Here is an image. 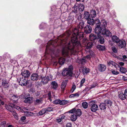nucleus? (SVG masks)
I'll return each instance as SVG.
<instances>
[{
    "mask_svg": "<svg viewBox=\"0 0 127 127\" xmlns=\"http://www.w3.org/2000/svg\"><path fill=\"white\" fill-rule=\"evenodd\" d=\"M72 31L73 33L71 41L68 42L65 40H61V45L63 47L62 53L64 57H69L70 53L75 55L78 52L81 45L78 38L80 39L84 37L83 32L78 31L76 28H74Z\"/></svg>",
    "mask_w": 127,
    "mask_h": 127,
    "instance_id": "1",
    "label": "nucleus"
},
{
    "mask_svg": "<svg viewBox=\"0 0 127 127\" xmlns=\"http://www.w3.org/2000/svg\"><path fill=\"white\" fill-rule=\"evenodd\" d=\"M73 66L71 65H70L68 67L64 69L62 72V74L64 76L72 77L73 74Z\"/></svg>",
    "mask_w": 127,
    "mask_h": 127,
    "instance_id": "2",
    "label": "nucleus"
},
{
    "mask_svg": "<svg viewBox=\"0 0 127 127\" xmlns=\"http://www.w3.org/2000/svg\"><path fill=\"white\" fill-rule=\"evenodd\" d=\"M101 23L99 20L98 19H96L94 20V24L97 25L96 26L95 29V31L96 34H99L100 32V31H101V27H100Z\"/></svg>",
    "mask_w": 127,
    "mask_h": 127,
    "instance_id": "3",
    "label": "nucleus"
},
{
    "mask_svg": "<svg viewBox=\"0 0 127 127\" xmlns=\"http://www.w3.org/2000/svg\"><path fill=\"white\" fill-rule=\"evenodd\" d=\"M53 76L52 75H49L47 77H42L41 76L40 78L42 79L41 82L43 84H45L47 83L48 82L52 79Z\"/></svg>",
    "mask_w": 127,
    "mask_h": 127,
    "instance_id": "4",
    "label": "nucleus"
},
{
    "mask_svg": "<svg viewBox=\"0 0 127 127\" xmlns=\"http://www.w3.org/2000/svg\"><path fill=\"white\" fill-rule=\"evenodd\" d=\"M94 103L95 102L94 101H91L90 103V105L91 106V111L95 112L98 110V107L97 104H95Z\"/></svg>",
    "mask_w": 127,
    "mask_h": 127,
    "instance_id": "5",
    "label": "nucleus"
},
{
    "mask_svg": "<svg viewBox=\"0 0 127 127\" xmlns=\"http://www.w3.org/2000/svg\"><path fill=\"white\" fill-rule=\"evenodd\" d=\"M118 46L120 49L124 48L126 45V41L124 40H121L118 42L117 44Z\"/></svg>",
    "mask_w": 127,
    "mask_h": 127,
    "instance_id": "6",
    "label": "nucleus"
},
{
    "mask_svg": "<svg viewBox=\"0 0 127 127\" xmlns=\"http://www.w3.org/2000/svg\"><path fill=\"white\" fill-rule=\"evenodd\" d=\"M5 107L7 110L10 112L13 110V108H16V109L20 108L19 106H17L14 104L11 103H9L8 105L6 106Z\"/></svg>",
    "mask_w": 127,
    "mask_h": 127,
    "instance_id": "7",
    "label": "nucleus"
},
{
    "mask_svg": "<svg viewBox=\"0 0 127 127\" xmlns=\"http://www.w3.org/2000/svg\"><path fill=\"white\" fill-rule=\"evenodd\" d=\"M19 84L21 86H26L28 84V82L23 77H20L19 79L17 80Z\"/></svg>",
    "mask_w": 127,
    "mask_h": 127,
    "instance_id": "8",
    "label": "nucleus"
},
{
    "mask_svg": "<svg viewBox=\"0 0 127 127\" xmlns=\"http://www.w3.org/2000/svg\"><path fill=\"white\" fill-rule=\"evenodd\" d=\"M99 33H101V34L104 36L107 37L111 36L112 35L111 32L109 31H106V29H102L101 31H100V32Z\"/></svg>",
    "mask_w": 127,
    "mask_h": 127,
    "instance_id": "9",
    "label": "nucleus"
},
{
    "mask_svg": "<svg viewBox=\"0 0 127 127\" xmlns=\"http://www.w3.org/2000/svg\"><path fill=\"white\" fill-rule=\"evenodd\" d=\"M21 74L22 77L24 76L25 78L29 77L30 74V72L29 70H25L24 69H22Z\"/></svg>",
    "mask_w": 127,
    "mask_h": 127,
    "instance_id": "10",
    "label": "nucleus"
},
{
    "mask_svg": "<svg viewBox=\"0 0 127 127\" xmlns=\"http://www.w3.org/2000/svg\"><path fill=\"white\" fill-rule=\"evenodd\" d=\"M40 77L37 73H34L32 74L31 76V79L33 81H36L39 79Z\"/></svg>",
    "mask_w": 127,
    "mask_h": 127,
    "instance_id": "11",
    "label": "nucleus"
},
{
    "mask_svg": "<svg viewBox=\"0 0 127 127\" xmlns=\"http://www.w3.org/2000/svg\"><path fill=\"white\" fill-rule=\"evenodd\" d=\"M93 43L91 42L87 41L85 43V48L86 51H88V49H90L92 46Z\"/></svg>",
    "mask_w": 127,
    "mask_h": 127,
    "instance_id": "12",
    "label": "nucleus"
},
{
    "mask_svg": "<svg viewBox=\"0 0 127 127\" xmlns=\"http://www.w3.org/2000/svg\"><path fill=\"white\" fill-rule=\"evenodd\" d=\"M84 32L87 34H89L91 33L92 31V28L90 25H87L84 27Z\"/></svg>",
    "mask_w": 127,
    "mask_h": 127,
    "instance_id": "13",
    "label": "nucleus"
},
{
    "mask_svg": "<svg viewBox=\"0 0 127 127\" xmlns=\"http://www.w3.org/2000/svg\"><path fill=\"white\" fill-rule=\"evenodd\" d=\"M85 23L82 20L80 22L78 25L77 26V30L78 31H81L82 29H83Z\"/></svg>",
    "mask_w": 127,
    "mask_h": 127,
    "instance_id": "14",
    "label": "nucleus"
},
{
    "mask_svg": "<svg viewBox=\"0 0 127 127\" xmlns=\"http://www.w3.org/2000/svg\"><path fill=\"white\" fill-rule=\"evenodd\" d=\"M98 69L100 72L105 71L106 69V66L103 64H100L98 65Z\"/></svg>",
    "mask_w": 127,
    "mask_h": 127,
    "instance_id": "15",
    "label": "nucleus"
},
{
    "mask_svg": "<svg viewBox=\"0 0 127 127\" xmlns=\"http://www.w3.org/2000/svg\"><path fill=\"white\" fill-rule=\"evenodd\" d=\"M112 41L117 44L120 40L119 38L115 35H114L112 36Z\"/></svg>",
    "mask_w": 127,
    "mask_h": 127,
    "instance_id": "16",
    "label": "nucleus"
},
{
    "mask_svg": "<svg viewBox=\"0 0 127 127\" xmlns=\"http://www.w3.org/2000/svg\"><path fill=\"white\" fill-rule=\"evenodd\" d=\"M67 81L65 80L63 81L62 82L61 85V89L63 92H64L65 90V88L66 87L67 83Z\"/></svg>",
    "mask_w": 127,
    "mask_h": 127,
    "instance_id": "17",
    "label": "nucleus"
},
{
    "mask_svg": "<svg viewBox=\"0 0 127 127\" xmlns=\"http://www.w3.org/2000/svg\"><path fill=\"white\" fill-rule=\"evenodd\" d=\"M51 87L53 89H56L58 87V84L55 81H52L51 84Z\"/></svg>",
    "mask_w": 127,
    "mask_h": 127,
    "instance_id": "18",
    "label": "nucleus"
},
{
    "mask_svg": "<svg viewBox=\"0 0 127 127\" xmlns=\"http://www.w3.org/2000/svg\"><path fill=\"white\" fill-rule=\"evenodd\" d=\"M97 34L98 38L99 39L100 43L101 44L103 43L104 42V38L101 36V35H102L101 33Z\"/></svg>",
    "mask_w": 127,
    "mask_h": 127,
    "instance_id": "19",
    "label": "nucleus"
},
{
    "mask_svg": "<svg viewBox=\"0 0 127 127\" xmlns=\"http://www.w3.org/2000/svg\"><path fill=\"white\" fill-rule=\"evenodd\" d=\"M101 24L102 27L104 28H102V29H105V28L107 27V23L106 21L104 19H103L102 20L101 23Z\"/></svg>",
    "mask_w": 127,
    "mask_h": 127,
    "instance_id": "20",
    "label": "nucleus"
},
{
    "mask_svg": "<svg viewBox=\"0 0 127 127\" xmlns=\"http://www.w3.org/2000/svg\"><path fill=\"white\" fill-rule=\"evenodd\" d=\"M2 86L5 88H8L9 87V84L6 80H3L2 82Z\"/></svg>",
    "mask_w": 127,
    "mask_h": 127,
    "instance_id": "21",
    "label": "nucleus"
},
{
    "mask_svg": "<svg viewBox=\"0 0 127 127\" xmlns=\"http://www.w3.org/2000/svg\"><path fill=\"white\" fill-rule=\"evenodd\" d=\"M87 20V23L89 25H93L94 24V20L92 18H90Z\"/></svg>",
    "mask_w": 127,
    "mask_h": 127,
    "instance_id": "22",
    "label": "nucleus"
},
{
    "mask_svg": "<svg viewBox=\"0 0 127 127\" xmlns=\"http://www.w3.org/2000/svg\"><path fill=\"white\" fill-rule=\"evenodd\" d=\"M25 115L27 117H30L34 116V113L30 111H26L24 112Z\"/></svg>",
    "mask_w": 127,
    "mask_h": 127,
    "instance_id": "23",
    "label": "nucleus"
},
{
    "mask_svg": "<svg viewBox=\"0 0 127 127\" xmlns=\"http://www.w3.org/2000/svg\"><path fill=\"white\" fill-rule=\"evenodd\" d=\"M107 64L108 65L110 66L111 65H112L114 66L115 68H116L117 67L116 65H117V64L113 61H108Z\"/></svg>",
    "mask_w": 127,
    "mask_h": 127,
    "instance_id": "24",
    "label": "nucleus"
},
{
    "mask_svg": "<svg viewBox=\"0 0 127 127\" xmlns=\"http://www.w3.org/2000/svg\"><path fill=\"white\" fill-rule=\"evenodd\" d=\"M77 117H78L75 115V114L74 113L71 115L70 119L73 122L75 121L77 119Z\"/></svg>",
    "mask_w": 127,
    "mask_h": 127,
    "instance_id": "25",
    "label": "nucleus"
},
{
    "mask_svg": "<svg viewBox=\"0 0 127 127\" xmlns=\"http://www.w3.org/2000/svg\"><path fill=\"white\" fill-rule=\"evenodd\" d=\"M75 114L77 117L80 116L82 114V111L80 109H78L75 110Z\"/></svg>",
    "mask_w": 127,
    "mask_h": 127,
    "instance_id": "26",
    "label": "nucleus"
},
{
    "mask_svg": "<svg viewBox=\"0 0 127 127\" xmlns=\"http://www.w3.org/2000/svg\"><path fill=\"white\" fill-rule=\"evenodd\" d=\"M46 111V113L53 111L54 110V108L52 106H49L48 107L45 108Z\"/></svg>",
    "mask_w": 127,
    "mask_h": 127,
    "instance_id": "27",
    "label": "nucleus"
},
{
    "mask_svg": "<svg viewBox=\"0 0 127 127\" xmlns=\"http://www.w3.org/2000/svg\"><path fill=\"white\" fill-rule=\"evenodd\" d=\"M90 71V69L88 68L85 67L83 69V73L84 75H86Z\"/></svg>",
    "mask_w": 127,
    "mask_h": 127,
    "instance_id": "28",
    "label": "nucleus"
},
{
    "mask_svg": "<svg viewBox=\"0 0 127 127\" xmlns=\"http://www.w3.org/2000/svg\"><path fill=\"white\" fill-rule=\"evenodd\" d=\"M32 98L31 97H28L25 98L24 100V102L26 103H31L32 102Z\"/></svg>",
    "mask_w": 127,
    "mask_h": 127,
    "instance_id": "29",
    "label": "nucleus"
},
{
    "mask_svg": "<svg viewBox=\"0 0 127 127\" xmlns=\"http://www.w3.org/2000/svg\"><path fill=\"white\" fill-rule=\"evenodd\" d=\"M10 99L12 100L13 103H16L18 100V97L17 95H14L11 97Z\"/></svg>",
    "mask_w": 127,
    "mask_h": 127,
    "instance_id": "30",
    "label": "nucleus"
},
{
    "mask_svg": "<svg viewBox=\"0 0 127 127\" xmlns=\"http://www.w3.org/2000/svg\"><path fill=\"white\" fill-rule=\"evenodd\" d=\"M99 107L101 110H104L106 109V106L105 104L102 103L100 104Z\"/></svg>",
    "mask_w": 127,
    "mask_h": 127,
    "instance_id": "31",
    "label": "nucleus"
},
{
    "mask_svg": "<svg viewBox=\"0 0 127 127\" xmlns=\"http://www.w3.org/2000/svg\"><path fill=\"white\" fill-rule=\"evenodd\" d=\"M126 95L123 93H120L119 94L118 96L119 98L121 100H124L126 98Z\"/></svg>",
    "mask_w": 127,
    "mask_h": 127,
    "instance_id": "32",
    "label": "nucleus"
},
{
    "mask_svg": "<svg viewBox=\"0 0 127 127\" xmlns=\"http://www.w3.org/2000/svg\"><path fill=\"white\" fill-rule=\"evenodd\" d=\"M43 100L41 98L37 99L34 101V103L36 105L41 104Z\"/></svg>",
    "mask_w": 127,
    "mask_h": 127,
    "instance_id": "33",
    "label": "nucleus"
},
{
    "mask_svg": "<svg viewBox=\"0 0 127 127\" xmlns=\"http://www.w3.org/2000/svg\"><path fill=\"white\" fill-rule=\"evenodd\" d=\"M97 48L99 50L102 51L104 50L105 49L104 46L101 45H98L97 46Z\"/></svg>",
    "mask_w": 127,
    "mask_h": 127,
    "instance_id": "34",
    "label": "nucleus"
},
{
    "mask_svg": "<svg viewBox=\"0 0 127 127\" xmlns=\"http://www.w3.org/2000/svg\"><path fill=\"white\" fill-rule=\"evenodd\" d=\"M89 38L90 40L92 41H93L96 38V36L93 34H91L89 36Z\"/></svg>",
    "mask_w": 127,
    "mask_h": 127,
    "instance_id": "35",
    "label": "nucleus"
},
{
    "mask_svg": "<svg viewBox=\"0 0 127 127\" xmlns=\"http://www.w3.org/2000/svg\"><path fill=\"white\" fill-rule=\"evenodd\" d=\"M84 6L83 4L80 3L79 4L78 9L80 11H83L84 9Z\"/></svg>",
    "mask_w": 127,
    "mask_h": 127,
    "instance_id": "36",
    "label": "nucleus"
},
{
    "mask_svg": "<svg viewBox=\"0 0 127 127\" xmlns=\"http://www.w3.org/2000/svg\"><path fill=\"white\" fill-rule=\"evenodd\" d=\"M84 18L85 19L87 20L90 17V14L87 11L85 12L84 15Z\"/></svg>",
    "mask_w": 127,
    "mask_h": 127,
    "instance_id": "37",
    "label": "nucleus"
},
{
    "mask_svg": "<svg viewBox=\"0 0 127 127\" xmlns=\"http://www.w3.org/2000/svg\"><path fill=\"white\" fill-rule=\"evenodd\" d=\"M120 71L122 73H125L127 71V69L123 67H121L120 69Z\"/></svg>",
    "mask_w": 127,
    "mask_h": 127,
    "instance_id": "38",
    "label": "nucleus"
},
{
    "mask_svg": "<svg viewBox=\"0 0 127 127\" xmlns=\"http://www.w3.org/2000/svg\"><path fill=\"white\" fill-rule=\"evenodd\" d=\"M91 14L92 18L95 17L96 15V11L95 10H92L91 12Z\"/></svg>",
    "mask_w": 127,
    "mask_h": 127,
    "instance_id": "39",
    "label": "nucleus"
},
{
    "mask_svg": "<svg viewBox=\"0 0 127 127\" xmlns=\"http://www.w3.org/2000/svg\"><path fill=\"white\" fill-rule=\"evenodd\" d=\"M46 113V112L45 108H43L39 111L38 113L39 115H41L45 114Z\"/></svg>",
    "mask_w": 127,
    "mask_h": 127,
    "instance_id": "40",
    "label": "nucleus"
},
{
    "mask_svg": "<svg viewBox=\"0 0 127 127\" xmlns=\"http://www.w3.org/2000/svg\"><path fill=\"white\" fill-rule=\"evenodd\" d=\"M65 61V59L62 58H60L59 60V64L61 65L64 64Z\"/></svg>",
    "mask_w": 127,
    "mask_h": 127,
    "instance_id": "41",
    "label": "nucleus"
},
{
    "mask_svg": "<svg viewBox=\"0 0 127 127\" xmlns=\"http://www.w3.org/2000/svg\"><path fill=\"white\" fill-rule=\"evenodd\" d=\"M11 112L15 118L16 119H18V115L16 112L15 111H13V110Z\"/></svg>",
    "mask_w": 127,
    "mask_h": 127,
    "instance_id": "42",
    "label": "nucleus"
},
{
    "mask_svg": "<svg viewBox=\"0 0 127 127\" xmlns=\"http://www.w3.org/2000/svg\"><path fill=\"white\" fill-rule=\"evenodd\" d=\"M82 105L83 108H87L88 107V104L86 102H84L82 103Z\"/></svg>",
    "mask_w": 127,
    "mask_h": 127,
    "instance_id": "43",
    "label": "nucleus"
},
{
    "mask_svg": "<svg viewBox=\"0 0 127 127\" xmlns=\"http://www.w3.org/2000/svg\"><path fill=\"white\" fill-rule=\"evenodd\" d=\"M68 102V101L66 100H64L62 101L60 100V105H64L67 103Z\"/></svg>",
    "mask_w": 127,
    "mask_h": 127,
    "instance_id": "44",
    "label": "nucleus"
},
{
    "mask_svg": "<svg viewBox=\"0 0 127 127\" xmlns=\"http://www.w3.org/2000/svg\"><path fill=\"white\" fill-rule=\"evenodd\" d=\"M60 100L59 99H57L54 100L53 103L54 104H60Z\"/></svg>",
    "mask_w": 127,
    "mask_h": 127,
    "instance_id": "45",
    "label": "nucleus"
},
{
    "mask_svg": "<svg viewBox=\"0 0 127 127\" xmlns=\"http://www.w3.org/2000/svg\"><path fill=\"white\" fill-rule=\"evenodd\" d=\"M76 88V86L74 84H73L71 90V93H72L75 90Z\"/></svg>",
    "mask_w": 127,
    "mask_h": 127,
    "instance_id": "46",
    "label": "nucleus"
},
{
    "mask_svg": "<svg viewBox=\"0 0 127 127\" xmlns=\"http://www.w3.org/2000/svg\"><path fill=\"white\" fill-rule=\"evenodd\" d=\"M79 94L78 93H76L71 95L69 96V97H77L79 96Z\"/></svg>",
    "mask_w": 127,
    "mask_h": 127,
    "instance_id": "47",
    "label": "nucleus"
},
{
    "mask_svg": "<svg viewBox=\"0 0 127 127\" xmlns=\"http://www.w3.org/2000/svg\"><path fill=\"white\" fill-rule=\"evenodd\" d=\"M112 50L113 52L115 53H117V49L115 46L112 47Z\"/></svg>",
    "mask_w": 127,
    "mask_h": 127,
    "instance_id": "48",
    "label": "nucleus"
},
{
    "mask_svg": "<svg viewBox=\"0 0 127 127\" xmlns=\"http://www.w3.org/2000/svg\"><path fill=\"white\" fill-rule=\"evenodd\" d=\"M73 10L72 12H73L74 13H76L77 10V6L75 5L73 7Z\"/></svg>",
    "mask_w": 127,
    "mask_h": 127,
    "instance_id": "49",
    "label": "nucleus"
},
{
    "mask_svg": "<svg viewBox=\"0 0 127 127\" xmlns=\"http://www.w3.org/2000/svg\"><path fill=\"white\" fill-rule=\"evenodd\" d=\"M111 71L112 73L114 75H117L119 73V72L116 71L112 69L111 70Z\"/></svg>",
    "mask_w": 127,
    "mask_h": 127,
    "instance_id": "50",
    "label": "nucleus"
},
{
    "mask_svg": "<svg viewBox=\"0 0 127 127\" xmlns=\"http://www.w3.org/2000/svg\"><path fill=\"white\" fill-rule=\"evenodd\" d=\"M76 108H74L70 110L69 111H68V112L69 113H71L73 114L74 113L75 111Z\"/></svg>",
    "mask_w": 127,
    "mask_h": 127,
    "instance_id": "51",
    "label": "nucleus"
},
{
    "mask_svg": "<svg viewBox=\"0 0 127 127\" xmlns=\"http://www.w3.org/2000/svg\"><path fill=\"white\" fill-rule=\"evenodd\" d=\"M68 19L69 20L73 21L74 19L73 16L69 15L68 17Z\"/></svg>",
    "mask_w": 127,
    "mask_h": 127,
    "instance_id": "52",
    "label": "nucleus"
},
{
    "mask_svg": "<svg viewBox=\"0 0 127 127\" xmlns=\"http://www.w3.org/2000/svg\"><path fill=\"white\" fill-rule=\"evenodd\" d=\"M85 79L84 78H83L81 80L80 82V85L79 86L80 88L83 85V84L84 83Z\"/></svg>",
    "mask_w": 127,
    "mask_h": 127,
    "instance_id": "53",
    "label": "nucleus"
},
{
    "mask_svg": "<svg viewBox=\"0 0 127 127\" xmlns=\"http://www.w3.org/2000/svg\"><path fill=\"white\" fill-rule=\"evenodd\" d=\"M106 103L108 105V106H111L112 104V102L110 100H108L106 101Z\"/></svg>",
    "mask_w": 127,
    "mask_h": 127,
    "instance_id": "54",
    "label": "nucleus"
},
{
    "mask_svg": "<svg viewBox=\"0 0 127 127\" xmlns=\"http://www.w3.org/2000/svg\"><path fill=\"white\" fill-rule=\"evenodd\" d=\"M86 61L87 60L86 59H85V57H84V58L81 60L80 61L81 64H83L84 63H85L86 62Z\"/></svg>",
    "mask_w": 127,
    "mask_h": 127,
    "instance_id": "55",
    "label": "nucleus"
},
{
    "mask_svg": "<svg viewBox=\"0 0 127 127\" xmlns=\"http://www.w3.org/2000/svg\"><path fill=\"white\" fill-rule=\"evenodd\" d=\"M97 85L98 84L97 83H94L91 86V88H95L97 86Z\"/></svg>",
    "mask_w": 127,
    "mask_h": 127,
    "instance_id": "56",
    "label": "nucleus"
},
{
    "mask_svg": "<svg viewBox=\"0 0 127 127\" xmlns=\"http://www.w3.org/2000/svg\"><path fill=\"white\" fill-rule=\"evenodd\" d=\"M9 57V55L8 54V53H6L4 55H3V57L5 58H8Z\"/></svg>",
    "mask_w": 127,
    "mask_h": 127,
    "instance_id": "57",
    "label": "nucleus"
},
{
    "mask_svg": "<svg viewBox=\"0 0 127 127\" xmlns=\"http://www.w3.org/2000/svg\"><path fill=\"white\" fill-rule=\"evenodd\" d=\"M66 127H71L72 124L70 123H68L66 125Z\"/></svg>",
    "mask_w": 127,
    "mask_h": 127,
    "instance_id": "58",
    "label": "nucleus"
},
{
    "mask_svg": "<svg viewBox=\"0 0 127 127\" xmlns=\"http://www.w3.org/2000/svg\"><path fill=\"white\" fill-rule=\"evenodd\" d=\"M26 118L25 116H22L21 117V119L22 121H24L26 119Z\"/></svg>",
    "mask_w": 127,
    "mask_h": 127,
    "instance_id": "59",
    "label": "nucleus"
},
{
    "mask_svg": "<svg viewBox=\"0 0 127 127\" xmlns=\"http://www.w3.org/2000/svg\"><path fill=\"white\" fill-rule=\"evenodd\" d=\"M85 58L86 59H90L91 58V57L90 56L88 55L86 56Z\"/></svg>",
    "mask_w": 127,
    "mask_h": 127,
    "instance_id": "60",
    "label": "nucleus"
},
{
    "mask_svg": "<svg viewBox=\"0 0 127 127\" xmlns=\"http://www.w3.org/2000/svg\"><path fill=\"white\" fill-rule=\"evenodd\" d=\"M49 43H47V45H46V49L45 50V52L46 53L47 52V50L48 49H49V46H48Z\"/></svg>",
    "mask_w": 127,
    "mask_h": 127,
    "instance_id": "61",
    "label": "nucleus"
},
{
    "mask_svg": "<svg viewBox=\"0 0 127 127\" xmlns=\"http://www.w3.org/2000/svg\"><path fill=\"white\" fill-rule=\"evenodd\" d=\"M65 116L64 115L61 116L60 118L62 120L64 119Z\"/></svg>",
    "mask_w": 127,
    "mask_h": 127,
    "instance_id": "62",
    "label": "nucleus"
},
{
    "mask_svg": "<svg viewBox=\"0 0 127 127\" xmlns=\"http://www.w3.org/2000/svg\"><path fill=\"white\" fill-rule=\"evenodd\" d=\"M6 122L5 121H3L1 122V124L2 125H4L6 124Z\"/></svg>",
    "mask_w": 127,
    "mask_h": 127,
    "instance_id": "63",
    "label": "nucleus"
},
{
    "mask_svg": "<svg viewBox=\"0 0 127 127\" xmlns=\"http://www.w3.org/2000/svg\"><path fill=\"white\" fill-rule=\"evenodd\" d=\"M124 94L126 96H127V89H126L125 91Z\"/></svg>",
    "mask_w": 127,
    "mask_h": 127,
    "instance_id": "64",
    "label": "nucleus"
}]
</instances>
